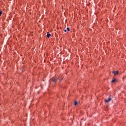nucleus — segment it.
Segmentation results:
<instances>
[{
	"label": "nucleus",
	"mask_w": 126,
	"mask_h": 126,
	"mask_svg": "<svg viewBox=\"0 0 126 126\" xmlns=\"http://www.w3.org/2000/svg\"><path fill=\"white\" fill-rule=\"evenodd\" d=\"M105 103H108L110 102V101H112V95H110L108 99L104 100Z\"/></svg>",
	"instance_id": "nucleus-1"
},
{
	"label": "nucleus",
	"mask_w": 126,
	"mask_h": 126,
	"mask_svg": "<svg viewBox=\"0 0 126 126\" xmlns=\"http://www.w3.org/2000/svg\"><path fill=\"white\" fill-rule=\"evenodd\" d=\"M52 81L54 82V83H56L57 82V79L56 78V77L53 78Z\"/></svg>",
	"instance_id": "nucleus-2"
},
{
	"label": "nucleus",
	"mask_w": 126,
	"mask_h": 126,
	"mask_svg": "<svg viewBox=\"0 0 126 126\" xmlns=\"http://www.w3.org/2000/svg\"><path fill=\"white\" fill-rule=\"evenodd\" d=\"M113 73H114V75H117V74H118V73H119V72L118 71H113Z\"/></svg>",
	"instance_id": "nucleus-3"
},
{
	"label": "nucleus",
	"mask_w": 126,
	"mask_h": 126,
	"mask_svg": "<svg viewBox=\"0 0 126 126\" xmlns=\"http://www.w3.org/2000/svg\"><path fill=\"white\" fill-rule=\"evenodd\" d=\"M46 36L47 38H50V37H51V34L49 33V32H48Z\"/></svg>",
	"instance_id": "nucleus-4"
},
{
	"label": "nucleus",
	"mask_w": 126,
	"mask_h": 126,
	"mask_svg": "<svg viewBox=\"0 0 126 126\" xmlns=\"http://www.w3.org/2000/svg\"><path fill=\"white\" fill-rule=\"evenodd\" d=\"M63 76H61L58 78V79H59V80H63Z\"/></svg>",
	"instance_id": "nucleus-5"
},
{
	"label": "nucleus",
	"mask_w": 126,
	"mask_h": 126,
	"mask_svg": "<svg viewBox=\"0 0 126 126\" xmlns=\"http://www.w3.org/2000/svg\"><path fill=\"white\" fill-rule=\"evenodd\" d=\"M74 105L75 106H76V105H77V102L76 101H75L74 102Z\"/></svg>",
	"instance_id": "nucleus-6"
},
{
	"label": "nucleus",
	"mask_w": 126,
	"mask_h": 126,
	"mask_svg": "<svg viewBox=\"0 0 126 126\" xmlns=\"http://www.w3.org/2000/svg\"><path fill=\"white\" fill-rule=\"evenodd\" d=\"M115 81H116V80H115V79H114V80H113L111 81V82L114 83V82H115Z\"/></svg>",
	"instance_id": "nucleus-7"
},
{
	"label": "nucleus",
	"mask_w": 126,
	"mask_h": 126,
	"mask_svg": "<svg viewBox=\"0 0 126 126\" xmlns=\"http://www.w3.org/2000/svg\"><path fill=\"white\" fill-rule=\"evenodd\" d=\"M1 13H2V11H0V15H1Z\"/></svg>",
	"instance_id": "nucleus-8"
},
{
	"label": "nucleus",
	"mask_w": 126,
	"mask_h": 126,
	"mask_svg": "<svg viewBox=\"0 0 126 126\" xmlns=\"http://www.w3.org/2000/svg\"><path fill=\"white\" fill-rule=\"evenodd\" d=\"M67 31H70V30L69 29V28H67Z\"/></svg>",
	"instance_id": "nucleus-9"
},
{
	"label": "nucleus",
	"mask_w": 126,
	"mask_h": 126,
	"mask_svg": "<svg viewBox=\"0 0 126 126\" xmlns=\"http://www.w3.org/2000/svg\"><path fill=\"white\" fill-rule=\"evenodd\" d=\"M64 32H66V30H64Z\"/></svg>",
	"instance_id": "nucleus-10"
}]
</instances>
